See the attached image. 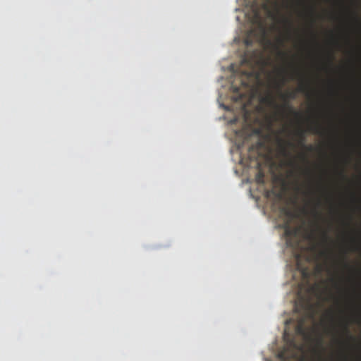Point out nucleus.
Wrapping results in <instances>:
<instances>
[{
	"mask_svg": "<svg viewBox=\"0 0 361 361\" xmlns=\"http://www.w3.org/2000/svg\"><path fill=\"white\" fill-rule=\"evenodd\" d=\"M252 23L253 27L247 31L244 39V43L247 47L252 46L255 41L264 39L267 34L265 22L257 8H253Z\"/></svg>",
	"mask_w": 361,
	"mask_h": 361,
	"instance_id": "nucleus-1",
	"label": "nucleus"
},
{
	"mask_svg": "<svg viewBox=\"0 0 361 361\" xmlns=\"http://www.w3.org/2000/svg\"><path fill=\"white\" fill-rule=\"evenodd\" d=\"M281 98L283 101V104L282 106H279L276 103L274 97L271 94H269L268 95L262 98L261 102L264 103L269 106H275L277 108H280V109L285 112L288 110L291 114H293L295 117L299 118L301 117V114L298 111H296L293 107L290 104V99H294L296 97V92L295 91H288L286 93L280 94Z\"/></svg>",
	"mask_w": 361,
	"mask_h": 361,
	"instance_id": "nucleus-2",
	"label": "nucleus"
},
{
	"mask_svg": "<svg viewBox=\"0 0 361 361\" xmlns=\"http://www.w3.org/2000/svg\"><path fill=\"white\" fill-rule=\"evenodd\" d=\"M243 64H247L252 67L250 71H243L240 72V85L245 88L250 87V80L252 78H257V74L254 70L253 63L247 57H244L242 60Z\"/></svg>",
	"mask_w": 361,
	"mask_h": 361,
	"instance_id": "nucleus-3",
	"label": "nucleus"
},
{
	"mask_svg": "<svg viewBox=\"0 0 361 361\" xmlns=\"http://www.w3.org/2000/svg\"><path fill=\"white\" fill-rule=\"evenodd\" d=\"M312 308L311 302V298L309 295L307 296H300L299 301L295 305V310L297 311L303 310L306 314H308Z\"/></svg>",
	"mask_w": 361,
	"mask_h": 361,
	"instance_id": "nucleus-4",
	"label": "nucleus"
},
{
	"mask_svg": "<svg viewBox=\"0 0 361 361\" xmlns=\"http://www.w3.org/2000/svg\"><path fill=\"white\" fill-rule=\"evenodd\" d=\"M291 79H295V78H300L301 79V82L298 88V91L300 92H307L309 91L310 90V85L308 82H307L306 81H304L303 80V78H302V76L301 75V73L298 71H294L292 74H291V77H290Z\"/></svg>",
	"mask_w": 361,
	"mask_h": 361,
	"instance_id": "nucleus-5",
	"label": "nucleus"
},
{
	"mask_svg": "<svg viewBox=\"0 0 361 361\" xmlns=\"http://www.w3.org/2000/svg\"><path fill=\"white\" fill-rule=\"evenodd\" d=\"M305 133L306 131L303 128H298L295 132V135L298 138V144L302 147L306 148L308 152H312L314 149L312 145L305 146Z\"/></svg>",
	"mask_w": 361,
	"mask_h": 361,
	"instance_id": "nucleus-6",
	"label": "nucleus"
},
{
	"mask_svg": "<svg viewBox=\"0 0 361 361\" xmlns=\"http://www.w3.org/2000/svg\"><path fill=\"white\" fill-rule=\"evenodd\" d=\"M279 147L281 152L285 157H290V153L288 151V147H295V145L291 141H284L281 139L279 140Z\"/></svg>",
	"mask_w": 361,
	"mask_h": 361,
	"instance_id": "nucleus-7",
	"label": "nucleus"
},
{
	"mask_svg": "<svg viewBox=\"0 0 361 361\" xmlns=\"http://www.w3.org/2000/svg\"><path fill=\"white\" fill-rule=\"evenodd\" d=\"M308 130L314 134L322 135L323 129L318 122H314L309 127Z\"/></svg>",
	"mask_w": 361,
	"mask_h": 361,
	"instance_id": "nucleus-8",
	"label": "nucleus"
},
{
	"mask_svg": "<svg viewBox=\"0 0 361 361\" xmlns=\"http://www.w3.org/2000/svg\"><path fill=\"white\" fill-rule=\"evenodd\" d=\"M304 319H301V321L299 322V324L296 326V331L298 334H304Z\"/></svg>",
	"mask_w": 361,
	"mask_h": 361,
	"instance_id": "nucleus-9",
	"label": "nucleus"
},
{
	"mask_svg": "<svg viewBox=\"0 0 361 361\" xmlns=\"http://www.w3.org/2000/svg\"><path fill=\"white\" fill-rule=\"evenodd\" d=\"M322 242L325 245H326L329 242H331V239H330V237L329 236L327 231L322 232Z\"/></svg>",
	"mask_w": 361,
	"mask_h": 361,
	"instance_id": "nucleus-10",
	"label": "nucleus"
},
{
	"mask_svg": "<svg viewBox=\"0 0 361 361\" xmlns=\"http://www.w3.org/2000/svg\"><path fill=\"white\" fill-rule=\"evenodd\" d=\"M231 88H232L233 92L234 93L239 94V99H242L243 98V94L240 93V88L239 87L236 86L234 84H232Z\"/></svg>",
	"mask_w": 361,
	"mask_h": 361,
	"instance_id": "nucleus-11",
	"label": "nucleus"
},
{
	"mask_svg": "<svg viewBox=\"0 0 361 361\" xmlns=\"http://www.w3.org/2000/svg\"><path fill=\"white\" fill-rule=\"evenodd\" d=\"M256 180L259 184L264 183V173L262 171H259L256 176Z\"/></svg>",
	"mask_w": 361,
	"mask_h": 361,
	"instance_id": "nucleus-12",
	"label": "nucleus"
},
{
	"mask_svg": "<svg viewBox=\"0 0 361 361\" xmlns=\"http://www.w3.org/2000/svg\"><path fill=\"white\" fill-rule=\"evenodd\" d=\"M297 232H298L297 229H291L289 227H288L285 230V233H286L287 236H290V235H295L297 234Z\"/></svg>",
	"mask_w": 361,
	"mask_h": 361,
	"instance_id": "nucleus-13",
	"label": "nucleus"
},
{
	"mask_svg": "<svg viewBox=\"0 0 361 361\" xmlns=\"http://www.w3.org/2000/svg\"><path fill=\"white\" fill-rule=\"evenodd\" d=\"M264 145V143L261 141H258L256 145H252L250 148V150H253V149H256L257 151H259Z\"/></svg>",
	"mask_w": 361,
	"mask_h": 361,
	"instance_id": "nucleus-14",
	"label": "nucleus"
},
{
	"mask_svg": "<svg viewBox=\"0 0 361 361\" xmlns=\"http://www.w3.org/2000/svg\"><path fill=\"white\" fill-rule=\"evenodd\" d=\"M284 338L286 339V334L285 333ZM287 342L289 343V345L293 348H296V343L295 341V339L293 338H287Z\"/></svg>",
	"mask_w": 361,
	"mask_h": 361,
	"instance_id": "nucleus-15",
	"label": "nucleus"
},
{
	"mask_svg": "<svg viewBox=\"0 0 361 361\" xmlns=\"http://www.w3.org/2000/svg\"><path fill=\"white\" fill-rule=\"evenodd\" d=\"M288 166L294 168V169H299L298 164L295 161V160L290 159L288 163Z\"/></svg>",
	"mask_w": 361,
	"mask_h": 361,
	"instance_id": "nucleus-16",
	"label": "nucleus"
},
{
	"mask_svg": "<svg viewBox=\"0 0 361 361\" xmlns=\"http://www.w3.org/2000/svg\"><path fill=\"white\" fill-rule=\"evenodd\" d=\"M285 82H286V80H285V79H284V78L283 77V79H282L281 82V83H277V84H276V87H277L278 90H279L280 92H281V87H282V86L284 85Z\"/></svg>",
	"mask_w": 361,
	"mask_h": 361,
	"instance_id": "nucleus-17",
	"label": "nucleus"
},
{
	"mask_svg": "<svg viewBox=\"0 0 361 361\" xmlns=\"http://www.w3.org/2000/svg\"><path fill=\"white\" fill-rule=\"evenodd\" d=\"M345 332L348 334L350 338H353V337L349 334L348 326V324H345L343 326Z\"/></svg>",
	"mask_w": 361,
	"mask_h": 361,
	"instance_id": "nucleus-18",
	"label": "nucleus"
},
{
	"mask_svg": "<svg viewBox=\"0 0 361 361\" xmlns=\"http://www.w3.org/2000/svg\"><path fill=\"white\" fill-rule=\"evenodd\" d=\"M330 253L329 250H322L320 252L321 256L326 257Z\"/></svg>",
	"mask_w": 361,
	"mask_h": 361,
	"instance_id": "nucleus-19",
	"label": "nucleus"
},
{
	"mask_svg": "<svg viewBox=\"0 0 361 361\" xmlns=\"http://www.w3.org/2000/svg\"><path fill=\"white\" fill-rule=\"evenodd\" d=\"M278 54L281 58H286V56H287L286 53L281 51H279Z\"/></svg>",
	"mask_w": 361,
	"mask_h": 361,
	"instance_id": "nucleus-20",
	"label": "nucleus"
},
{
	"mask_svg": "<svg viewBox=\"0 0 361 361\" xmlns=\"http://www.w3.org/2000/svg\"><path fill=\"white\" fill-rule=\"evenodd\" d=\"M279 357L283 360H285L286 359V356H285V353L284 352H281L279 354Z\"/></svg>",
	"mask_w": 361,
	"mask_h": 361,
	"instance_id": "nucleus-21",
	"label": "nucleus"
},
{
	"mask_svg": "<svg viewBox=\"0 0 361 361\" xmlns=\"http://www.w3.org/2000/svg\"><path fill=\"white\" fill-rule=\"evenodd\" d=\"M301 159H302V161H307V157L305 154H302L301 155Z\"/></svg>",
	"mask_w": 361,
	"mask_h": 361,
	"instance_id": "nucleus-22",
	"label": "nucleus"
},
{
	"mask_svg": "<svg viewBox=\"0 0 361 361\" xmlns=\"http://www.w3.org/2000/svg\"><path fill=\"white\" fill-rule=\"evenodd\" d=\"M343 264H344L345 267H349V264L345 261V258L343 259Z\"/></svg>",
	"mask_w": 361,
	"mask_h": 361,
	"instance_id": "nucleus-23",
	"label": "nucleus"
},
{
	"mask_svg": "<svg viewBox=\"0 0 361 361\" xmlns=\"http://www.w3.org/2000/svg\"><path fill=\"white\" fill-rule=\"evenodd\" d=\"M315 288H316L315 286H312V287H310V289H309V291H314V290L315 289Z\"/></svg>",
	"mask_w": 361,
	"mask_h": 361,
	"instance_id": "nucleus-24",
	"label": "nucleus"
},
{
	"mask_svg": "<svg viewBox=\"0 0 361 361\" xmlns=\"http://www.w3.org/2000/svg\"><path fill=\"white\" fill-rule=\"evenodd\" d=\"M302 274H303L305 276H306L307 275V273L306 272V271H305V270H304V271H302Z\"/></svg>",
	"mask_w": 361,
	"mask_h": 361,
	"instance_id": "nucleus-25",
	"label": "nucleus"
},
{
	"mask_svg": "<svg viewBox=\"0 0 361 361\" xmlns=\"http://www.w3.org/2000/svg\"><path fill=\"white\" fill-rule=\"evenodd\" d=\"M320 204H321L320 201H318V202H317V206L319 207V206H320Z\"/></svg>",
	"mask_w": 361,
	"mask_h": 361,
	"instance_id": "nucleus-26",
	"label": "nucleus"
},
{
	"mask_svg": "<svg viewBox=\"0 0 361 361\" xmlns=\"http://www.w3.org/2000/svg\"><path fill=\"white\" fill-rule=\"evenodd\" d=\"M341 176L343 178H345V175L343 174V173H341Z\"/></svg>",
	"mask_w": 361,
	"mask_h": 361,
	"instance_id": "nucleus-27",
	"label": "nucleus"
},
{
	"mask_svg": "<svg viewBox=\"0 0 361 361\" xmlns=\"http://www.w3.org/2000/svg\"><path fill=\"white\" fill-rule=\"evenodd\" d=\"M287 214H288V215H290V212H288H288H287Z\"/></svg>",
	"mask_w": 361,
	"mask_h": 361,
	"instance_id": "nucleus-28",
	"label": "nucleus"
},
{
	"mask_svg": "<svg viewBox=\"0 0 361 361\" xmlns=\"http://www.w3.org/2000/svg\"><path fill=\"white\" fill-rule=\"evenodd\" d=\"M314 12L313 8L311 9V13H312Z\"/></svg>",
	"mask_w": 361,
	"mask_h": 361,
	"instance_id": "nucleus-29",
	"label": "nucleus"
}]
</instances>
